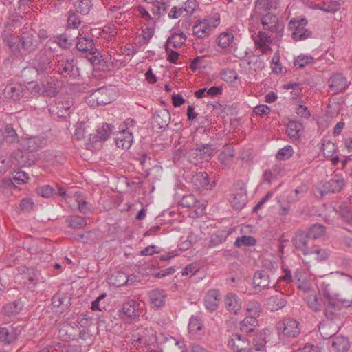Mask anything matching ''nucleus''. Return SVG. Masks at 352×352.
I'll return each instance as SVG.
<instances>
[{"label":"nucleus","instance_id":"1","mask_svg":"<svg viewBox=\"0 0 352 352\" xmlns=\"http://www.w3.org/2000/svg\"><path fill=\"white\" fill-rule=\"evenodd\" d=\"M324 285V296L327 302L324 305V315L330 320L340 318V310L342 307L352 306V298L344 299L342 298H331V296L336 289H345L352 287V276L336 272L333 276L327 278L322 283Z\"/></svg>","mask_w":352,"mask_h":352},{"label":"nucleus","instance_id":"2","mask_svg":"<svg viewBox=\"0 0 352 352\" xmlns=\"http://www.w3.org/2000/svg\"><path fill=\"white\" fill-rule=\"evenodd\" d=\"M114 89L111 87H102L86 97V102L90 107L106 105L114 99Z\"/></svg>","mask_w":352,"mask_h":352},{"label":"nucleus","instance_id":"3","mask_svg":"<svg viewBox=\"0 0 352 352\" xmlns=\"http://www.w3.org/2000/svg\"><path fill=\"white\" fill-rule=\"evenodd\" d=\"M28 89L32 94L49 97H54L58 92L56 80L49 76L40 83L29 82Z\"/></svg>","mask_w":352,"mask_h":352},{"label":"nucleus","instance_id":"4","mask_svg":"<svg viewBox=\"0 0 352 352\" xmlns=\"http://www.w3.org/2000/svg\"><path fill=\"white\" fill-rule=\"evenodd\" d=\"M279 338H296L300 333V323L291 318H283L276 324Z\"/></svg>","mask_w":352,"mask_h":352},{"label":"nucleus","instance_id":"5","mask_svg":"<svg viewBox=\"0 0 352 352\" xmlns=\"http://www.w3.org/2000/svg\"><path fill=\"white\" fill-rule=\"evenodd\" d=\"M56 67L58 73L65 78H75L79 76V69L74 63V59L63 57L58 60Z\"/></svg>","mask_w":352,"mask_h":352},{"label":"nucleus","instance_id":"6","mask_svg":"<svg viewBox=\"0 0 352 352\" xmlns=\"http://www.w3.org/2000/svg\"><path fill=\"white\" fill-rule=\"evenodd\" d=\"M76 38L78 39L76 44V49L85 54L87 56L91 55L92 57L89 58L90 60H92L93 57H95L96 54H99L98 50L95 47L91 36L87 35L82 36L80 32H78Z\"/></svg>","mask_w":352,"mask_h":352},{"label":"nucleus","instance_id":"7","mask_svg":"<svg viewBox=\"0 0 352 352\" xmlns=\"http://www.w3.org/2000/svg\"><path fill=\"white\" fill-rule=\"evenodd\" d=\"M261 23L263 30L271 34L280 33L284 28V25L280 21L278 17L270 12L261 16Z\"/></svg>","mask_w":352,"mask_h":352},{"label":"nucleus","instance_id":"8","mask_svg":"<svg viewBox=\"0 0 352 352\" xmlns=\"http://www.w3.org/2000/svg\"><path fill=\"white\" fill-rule=\"evenodd\" d=\"M251 335L234 333L228 340V346L236 352H248Z\"/></svg>","mask_w":352,"mask_h":352},{"label":"nucleus","instance_id":"9","mask_svg":"<svg viewBox=\"0 0 352 352\" xmlns=\"http://www.w3.org/2000/svg\"><path fill=\"white\" fill-rule=\"evenodd\" d=\"M307 23V21L305 19L290 21L289 28L293 30L292 36L295 41L304 40L311 36V32L305 28Z\"/></svg>","mask_w":352,"mask_h":352},{"label":"nucleus","instance_id":"10","mask_svg":"<svg viewBox=\"0 0 352 352\" xmlns=\"http://www.w3.org/2000/svg\"><path fill=\"white\" fill-rule=\"evenodd\" d=\"M33 67H27L24 69V72H30L35 69L38 74L48 73L52 67L50 58H49L45 53L38 54L33 62Z\"/></svg>","mask_w":352,"mask_h":352},{"label":"nucleus","instance_id":"11","mask_svg":"<svg viewBox=\"0 0 352 352\" xmlns=\"http://www.w3.org/2000/svg\"><path fill=\"white\" fill-rule=\"evenodd\" d=\"M19 41L21 48L27 52L34 51L38 46V41L34 35L33 30L23 31Z\"/></svg>","mask_w":352,"mask_h":352},{"label":"nucleus","instance_id":"12","mask_svg":"<svg viewBox=\"0 0 352 352\" xmlns=\"http://www.w3.org/2000/svg\"><path fill=\"white\" fill-rule=\"evenodd\" d=\"M310 239L307 232L298 230L293 239L292 242L296 249L302 252L305 256H307L310 254L311 248H312L309 246Z\"/></svg>","mask_w":352,"mask_h":352},{"label":"nucleus","instance_id":"13","mask_svg":"<svg viewBox=\"0 0 352 352\" xmlns=\"http://www.w3.org/2000/svg\"><path fill=\"white\" fill-rule=\"evenodd\" d=\"M180 204L182 206L188 208H195V210L190 214L192 218L198 217L200 214L203 213L204 210V205L191 194L184 196L180 201Z\"/></svg>","mask_w":352,"mask_h":352},{"label":"nucleus","instance_id":"14","mask_svg":"<svg viewBox=\"0 0 352 352\" xmlns=\"http://www.w3.org/2000/svg\"><path fill=\"white\" fill-rule=\"evenodd\" d=\"M70 300L69 295L65 293L58 292L52 297V305L54 308L57 309L55 311L63 313L70 306Z\"/></svg>","mask_w":352,"mask_h":352},{"label":"nucleus","instance_id":"15","mask_svg":"<svg viewBox=\"0 0 352 352\" xmlns=\"http://www.w3.org/2000/svg\"><path fill=\"white\" fill-rule=\"evenodd\" d=\"M170 121V114L167 109H161L157 110L153 114L152 124L153 127L158 126L159 129H166Z\"/></svg>","mask_w":352,"mask_h":352},{"label":"nucleus","instance_id":"16","mask_svg":"<svg viewBox=\"0 0 352 352\" xmlns=\"http://www.w3.org/2000/svg\"><path fill=\"white\" fill-rule=\"evenodd\" d=\"M113 129L114 126L112 124H103L97 129L96 134L89 135V142L96 143L106 141L112 133Z\"/></svg>","mask_w":352,"mask_h":352},{"label":"nucleus","instance_id":"17","mask_svg":"<svg viewBox=\"0 0 352 352\" xmlns=\"http://www.w3.org/2000/svg\"><path fill=\"white\" fill-rule=\"evenodd\" d=\"M287 302L283 294H279L267 298L265 305L271 311H276L285 307Z\"/></svg>","mask_w":352,"mask_h":352},{"label":"nucleus","instance_id":"18","mask_svg":"<svg viewBox=\"0 0 352 352\" xmlns=\"http://www.w3.org/2000/svg\"><path fill=\"white\" fill-rule=\"evenodd\" d=\"M221 299V295L217 289L209 290L204 298V303L207 309L212 311L217 309Z\"/></svg>","mask_w":352,"mask_h":352},{"label":"nucleus","instance_id":"19","mask_svg":"<svg viewBox=\"0 0 352 352\" xmlns=\"http://www.w3.org/2000/svg\"><path fill=\"white\" fill-rule=\"evenodd\" d=\"M265 334L260 332L253 335L252 346L248 349V352H266V340Z\"/></svg>","mask_w":352,"mask_h":352},{"label":"nucleus","instance_id":"20","mask_svg":"<svg viewBox=\"0 0 352 352\" xmlns=\"http://www.w3.org/2000/svg\"><path fill=\"white\" fill-rule=\"evenodd\" d=\"M3 94L7 98L18 101L23 96L24 89L21 85H10L4 89Z\"/></svg>","mask_w":352,"mask_h":352},{"label":"nucleus","instance_id":"21","mask_svg":"<svg viewBox=\"0 0 352 352\" xmlns=\"http://www.w3.org/2000/svg\"><path fill=\"white\" fill-rule=\"evenodd\" d=\"M46 143L44 138L41 137H31L24 140L23 149L28 152H34L42 148Z\"/></svg>","mask_w":352,"mask_h":352},{"label":"nucleus","instance_id":"22","mask_svg":"<svg viewBox=\"0 0 352 352\" xmlns=\"http://www.w3.org/2000/svg\"><path fill=\"white\" fill-rule=\"evenodd\" d=\"M133 139V137L131 132L128 130H122L116 138V144L118 148L128 149L131 146Z\"/></svg>","mask_w":352,"mask_h":352},{"label":"nucleus","instance_id":"23","mask_svg":"<svg viewBox=\"0 0 352 352\" xmlns=\"http://www.w3.org/2000/svg\"><path fill=\"white\" fill-rule=\"evenodd\" d=\"M140 304L133 300L124 302L122 305L123 314L130 318H135L140 316Z\"/></svg>","mask_w":352,"mask_h":352},{"label":"nucleus","instance_id":"24","mask_svg":"<svg viewBox=\"0 0 352 352\" xmlns=\"http://www.w3.org/2000/svg\"><path fill=\"white\" fill-rule=\"evenodd\" d=\"M329 87L335 93L343 91L347 86L346 79L341 74H336L329 80Z\"/></svg>","mask_w":352,"mask_h":352},{"label":"nucleus","instance_id":"25","mask_svg":"<svg viewBox=\"0 0 352 352\" xmlns=\"http://www.w3.org/2000/svg\"><path fill=\"white\" fill-rule=\"evenodd\" d=\"M226 309L232 314H236L241 308V302L234 294H228L225 298Z\"/></svg>","mask_w":352,"mask_h":352},{"label":"nucleus","instance_id":"26","mask_svg":"<svg viewBox=\"0 0 352 352\" xmlns=\"http://www.w3.org/2000/svg\"><path fill=\"white\" fill-rule=\"evenodd\" d=\"M166 296L165 292L158 289L152 290L149 293L150 302L153 307L157 308L164 305Z\"/></svg>","mask_w":352,"mask_h":352},{"label":"nucleus","instance_id":"27","mask_svg":"<svg viewBox=\"0 0 352 352\" xmlns=\"http://www.w3.org/2000/svg\"><path fill=\"white\" fill-rule=\"evenodd\" d=\"M270 276L264 271L256 272L253 278V285L255 288L265 289L270 284Z\"/></svg>","mask_w":352,"mask_h":352},{"label":"nucleus","instance_id":"28","mask_svg":"<svg viewBox=\"0 0 352 352\" xmlns=\"http://www.w3.org/2000/svg\"><path fill=\"white\" fill-rule=\"evenodd\" d=\"M308 307L314 311H319L322 308V299L318 292H314L307 296Z\"/></svg>","mask_w":352,"mask_h":352},{"label":"nucleus","instance_id":"29","mask_svg":"<svg viewBox=\"0 0 352 352\" xmlns=\"http://www.w3.org/2000/svg\"><path fill=\"white\" fill-rule=\"evenodd\" d=\"M73 104L69 100H58L55 103V106L53 107V111H56V113L60 118H65L69 114V111L72 107Z\"/></svg>","mask_w":352,"mask_h":352},{"label":"nucleus","instance_id":"30","mask_svg":"<svg viewBox=\"0 0 352 352\" xmlns=\"http://www.w3.org/2000/svg\"><path fill=\"white\" fill-rule=\"evenodd\" d=\"M186 40V35L183 33H174L168 37L165 50L168 52L169 47L171 46L173 48H177L182 45Z\"/></svg>","mask_w":352,"mask_h":352},{"label":"nucleus","instance_id":"31","mask_svg":"<svg viewBox=\"0 0 352 352\" xmlns=\"http://www.w3.org/2000/svg\"><path fill=\"white\" fill-rule=\"evenodd\" d=\"M273 8V0H256L253 15L263 16L265 12Z\"/></svg>","mask_w":352,"mask_h":352},{"label":"nucleus","instance_id":"32","mask_svg":"<svg viewBox=\"0 0 352 352\" xmlns=\"http://www.w3.org/2000/svg\"><path fill=\"white\" fill-rule=\"evenodd\" d=\"M332 347L338 352H346L350 347L349 339L342 336H336L333 339Z\"/></svg>","mask_w":352,"mask_h":352},{"label":"nucleus","instance_id":"33","mask_svg":"<svg viewBox=\"0 0 352 352\" xmlns=\"http://www.w3.org/2000/svg\"><path fill=\"white\" fill-rule=\"evenodd\" d=\"M75 38L72 36L71 30L67 29L65 32L57 37L58 46L63 49H69L73 45Z\"/></svg>","mask_w":352,"mask_h":352},{"label":"nucleus","instance_id":"34","mask_svg":"<svg viewBox=\"0 0 352 352\" xmlns=\"http://www.w3.org/2000/svg\"><path fill=\"white\" fill-rule=\"evenodd\" d=\"M258 321L254 316L246 317L241 323V331L245 335H249L254 331Z\"/></svg>","mask_w":352,"mask_h":352},{"label":"nucleus","instance_id":"35","mask_svg":"<svg viewBox=\"0 0 352 352\" xmlns=\"http://www.w3.org/2000/svg\"><path fill=\"white\" fill-rule=\"evenodd\" d=\"M10 329L7 327H0V342L4 344H10L16 336V331L12 327H10Z\"/></svg>","mask_w":352,"mask_h":352},{"label":"nucleus","instance_id":"36","mask_svg":"<svg viewBox=\"0 0 352 352\" xmlns=\"http://www.w3.org/2000/svg\"><path fill=\"white\" fill-rule=\"evenodd\" d=\"M248 68L254 72L261 70L264 67L263 59L260 56L252 55L246 60Z\"/></svg>","mask_w":352,"mask_h":352},{"label":"nucleus","instance_id":"37","mask_svg":"<svg viewBox=\"0 0 352 352\" xmlns=\"http://www.w3.org/2000/svg\"><path fill=\"white\" fill-rule=\"evenodd\" d=\"M210 32L205 22H203L202 20L197 21L193 25V34L199 38H204L208 36Z\"/></svg>","mask_w":352,"mask_h":352},{"label":"nucleus","instance_id":"38","mask_svg":"<svg viewBox=\"0 0 352 352\" xmlns=\"http://www.w3.org/2000/svg\"><path fill=\"white\" fill-rule=\"evenodd\" d=\"M192 182L197 188H204L208 186V175L206 172H199L193 176Z\"/></svg>","mask_w":352,"mask_h":352},{"label":"nucleus","instance_id":"39","mask_svg":"<svg viewBox=\"0 0 352 352\" xmlns=\"http://www.w3.org/2000/svg\"><path fill=\"white\" fill-rule=\"evenodd\" d=\"M74 7L77 12L86 15L93 7L92 0H77Z\"/></svg>","mask_w":352,"mask_h":352},{"label":"nucleus","instance_id":"40","mask_svg":"<svg viewBox=\"0 0 352 352\" xmlns=\"http://www.w3.org/2000/svg\"><path fill=\"white\" fill-rule=\"evenodd\" d=\"M302 124L296 121H290L287 124V132L291 138H300V131L302 129Z\"/></svg>","mask_w":352,"mask_h":352},{"label":"nucleus","instance_id":"41","mask_svg":"<svg viewBox=\"0 0 352 352\" xmlns=\"http://www.w3.org/2000/svg\"><path fill=\"white\" fill-rule=\"evenodd\" d=\"M246 195L243 192H240L233 195L230 204L235 209L240 210L246 204Z\"/></svg>","mask_w":352,"mask_h":352},{"label":"nucleus","instance_id":"42","mask_svg":"<svg viewBox=\"0 0 352 352\" xmlns=\"http://www.w3.org/2000/svg\"><path fill=\"white\" fill-rule=\"evenodd\" d=\"M234 39V36L231 32H223L217 38V42L219 47L226 48L230 45Z\"/></svg>","mask_w":352,"mask_h":352},{"label":"nucleus","instance_id":"43","mask_svg":"<svg viewBox=\"0 0 352 352\" xmlns=\"http://www.w3.org/2000/svg\"><path fill=\"white\" fill-rule=\"evenodd\" d=\"M325 233V227L322 224L313 225L307 232L308 235L312 239H317L324 236Z\"/></svg>","mask_w":352,"mask_h":352},{"label":"nucleus","instance_id":"44","mask_svg":"<svg viewBox=\"0 0 352 352\" xmlns=\"http://www.w3.org/2000/svg\"><path fill=\"white\" fill-rule=\"evenodd\" d=\"M329 182L333 188V193L340 192L345 184L344 179L341 175H333Z\"/></svg>","mask_w":352,"mask_h":352},{"label":"nucleus","instance_id":"45","mask_svg":"<svg viewBox=\"0 0 352 352\" xmlns=\"http://www.w3.org/2000/svg\"><path fill=\"white\" fill-rule=\"evenodd\" d=\"M196 7V3L193 0H187L184 5L179 8V15L190 16L191 15Z\"/></svg>","mask_w":352,"mask_h":352},{"label":"nucleus","instance_id":"46","mask_svg":"<svg viewBox=\"0 0 352 352\" xmlns=\"http://www.w3.org/2000/svg\"><path fill=\"white\" fill-rule=\"evenodd\" d=\"M67 222H68L69 226L73 229H79L87 225L86 219L80 216L68 218Z\"/></svg>","mask_w":352,"mask_h":352},{"label":"nucleus","instance_id":"47","mask_svg":"<svg viewBox=\"0 0 352 352\" xmlns=\"http://www.w3.org/2000/svg\"><path fill=\"white\" fill-rule=\"evenodd\" d=\"M25 156L23 155V153L21 151H17L15 153H13L11 155L10 160L12 163V164H14L16 166H28L26 164H28V166L31 165L30 162H28L24 159Z\"/></svg>","mask_w":352,"mask_h":352},{"label":"nucleus","instance_id":"48","mask_svg":"<svg viewBox=\"0 0 352 352\" xmlns=\"http://www.w3.org/2000/svg\"><path fill=\"white\" fill-rule=\"evenodd\" d=\"M6 137L4 141L8 144H12L18 142V135L10 124H7L5 127Z\"/></svg>","mask_w":352,"mask_h":352},{"label":"nucleus","instance_id":"49","mask_svg":"<svg viewBox=\"0 0 352 352\" xmlns=\"http://www.w3.org/2000/svg\"><path fill=\"white\" fill-rule=\"evenodd\" d=\"M314 60V58L311 56L300 54L294 59V64L296 67L303 68L307 65L312 63Z\"/></svg>","mask_w":352,"mask_h":352},{"label":"nucleus","instance_id":"50","mask_svg":"<svg viewBox=\"0 0 352 352\" xmlns=\"http://www.w3.org/2000/svg\"><path fill=\"white\" fill-rule=\"evenodd\" d=\"M28 174L24 171H18L12 178H9L12 182V186H16L17 184H25L28 179Z\"/></svg>","mask_w":352,"mask_h":352},{"label":"nucleus","instance_id":"51","mask_svg":"<svg viewBox=\"0 0 352 352\" xmlns=\"http://www.w3.org/2000/svg\"><path fill=\"white\" fill-rule=\"evenodd\" d=\"M87 126L85 122H78L76 125L74 138L77 140H82L88 132Z\"/></svg>","mask_w":352,"mask_h":352},{"label":"nucleus","instance_id":"52","mask_svg":"<svg viewBox=\"0 0 352 352\" xmlns=\"http://www.w3.org/2000/svg\"><path fill=\"white\" fill-rule=\"evenodd\" d=\"M336 146L331 141H325L322 144L323 155L325 157L330 158L333 156L336 151Z\"/></svg>","mask_w":352,"mask_h":352},{"label":"nucleus","instance_id":"53","mask_svg":"<svg viewBox=\"0 0 352 352\" xmlns=\"http://www.w3.org/2000/svg\"><path fill=\"white\" fill-rule=\"evenodd\" d=\"M309 255H311L313 258L318 261H322L327 258V253L325 250L315 246L311 248Z\"/></svg>","mask_w":352,"mask_h":352},{"label":"nucleus","instance_id":"54","mask_svg":"<svg viewBox=\"0 0 352 352\" xmlns=\"http://www.w3.org/2000/svg\"><path fill=\"white\" fill-rule=\"evenodd\" d=\"M256 244V239L253 236H243L237 238L234 242V245L240 248L243 245L245 246H253Z\"/></svg>","mask_w":352,"mask_h":352},{"label":"nucleus","instance_id":"55","mask_svg":"<svg viewBox=\"0 0 352 352\" xmlns=\"http://www.w3.org/2000/svg\"><path fill=\"white\" fill-rule=\"evenodd\" d=\"M81 24V20L79 16L75 12H69L67 18V28L77 29Z\"/></svg>","mask_w":352,"mask_h":352},{"label":"nucleus","instance_id":"56","mask_svg":"<svg viewBox=\"0 0 352 352\" xmlns=\"http://www.w3.org/2000/svg\"><path fill=\"white\" fill-rule=\"evenodd\" d=\"M102 36L108 40L116 37L117 34V30L113 24H109L105 25L102 31Z\"/></svg>","mask_w":352,"mask_h":352},{"label":"nucleus","instance_id":"57","mask_svg":"<svg viewBox=\"0 0 352 352\" xmlns=\"http://www.w3.org/2000/svg\"><path fill=\"white\" fill-rule=\"evenodd\" d=\"M247 311L255 318L259 315L261 311V307L258 302L256 300L250 301L247 305Z\"/></svg>","mask_w":352,"mask_h":352},{"label":"nucleus","instance_id":"58","mask_svg":"<svg viewBox=\"0 0 352 352\" xmlns=\"http://www.w3.org/2000/svg\"><path fill=\"white\" fill-rule=\"evenodd\" d=\"M293 153V148L291 146H285L284 148L280 149L276 155V157L279 160H285L289 159Z\"/></svg>","mask_w":352,"mask_h":352},{"label":"nucleus","instance_id":"59","mask_svg":"<svg viewBox=\"0 0 352 352\" xmlns=\"http://www.w3.org/2000/svg\"><path fill=\"white\" fill-rule=\"evenodd\" d=\"M188 151L184 147H180L177 149L173 153V162L178 163L184 159L188 160Z\"/></svg>","mask_w":352,"mask_h":352},{"label":"nucleus","instance_id":"60","mask_svg":"<svg viewBox=\"0 0 352 352\" xmlns=\"http://www.w3.org/2000/svg\"><path fill=\"white\" fill-rule=\"evenodd\" d=\"M188 329L190 332L197 333L202 329V324L197 318L192 316L189 321Z\"/></svg>","mask_w":352,"mask_h":352},{"label":"nucleus","instance_id":"61","mask_svg":"<svg viewBox=\"0 0 352 352\" xmlns=\"http://www.w3.org/2000/svg\"><path fill=\"white\" fill-rule=\"evenodd\" d=\"M198 148L199 151V155H201L203 160H207L211 157L213 155V149L210 144H204Z\"/></svg>","mask_w":352,"mask_h":352},{"label":"nucleus","instance_id":"62","mask_svg":"<svg viewBox=\"0 0 352 352\" xmlns=\"http://www.w3.org/2000/svg\"><path fill=\"white\" fill-rule=\"evenodd\" d=\"M201 160L203 159L201 155H199L198 148H191L188 151V161L189 162L196 164Z\"/></svg>","mask_w":352,"mask_h":352},{"label":"nucleus","instance_id":"63","mask_svg":"<svg viewBox=\"0 0 352 352\" xmlns=\"http://www.w3.org/2000/svg\"><path fill=\"white\" fill-rule=\"evenodd\" d=\"M6 310L9 314L15 315L18 314L22 309V305L20 302H12L10 304H8L6 306Z\"/></svg>","mask_w":352,"mask_h":352},{"label":"nucleus","instance_id":"64","mask_svg":"<svg viewBox=\"0 0 352 352\" xmlns=\"http://www.w3.org/2000/svg\"><path fill=\"white\" fill-rule=\"evenodd\" d=\"M14 30V28L13 24L8 23L6 25L5 30L1 33V38L4 42L14 36L13 34Z\"/></svg>","mask_w":352,"mask_h":352}]
</instances>
